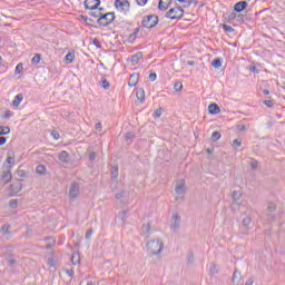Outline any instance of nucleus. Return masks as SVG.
I'll list each match as a JSON object with an SVG mask.
<instances>
[{
    "label": "nucleus",
    "instance_id": "obj_14",
    "mask_svg": "<svg viewBox=\"0 0 285 285\" xmlns=\"http://www.w3.org/2000/svg\"><path fill=\"white\" fill-rule=\"evenodd\" d=\"M137 83H139V73L135 72L131 73L128 80V86L130 88H135V86H137Z\"/></svg>",
    "mask_w": 285,
    "mask_h": 285
},
{
    "label": "nucleus",
    "instance_id": "obj_10",
    "mask_svg": "<svg viewBox=\"0 0 285 285\" xmlns=\"http://www.w3.org/2000/svg\"><path fill=\"white\" fill-rule=\"evenodd\" d=\"M70 199H77L79 197V185L78 183H72L69 188Z\"/></svg>",
    "mask_w": 285,
    "mask_h": 285
},
{
    "label": "nucleus",
    "instance_id": "obj_58",
    "mask_svg": "<svg viewBox=\"0 0 285 285\" xmlns=\"http://www.w3.org/2000/svg\"><path fill=\"white\" fill-rule=\"evenodd\" d=\"M136 3H138V6H146V3H148V0H136Z\"/></svg>",
    "mask_w": 285,
    "mask_h": 285
},
{
    "label": "nucleus",
    "instance_id": "obj_11",
    "mask_svg": "<svg viewBox=\"0 0 285 285\" xmlns=\"http://www.w3.org/2000/svg\"><path fill=\"white\" fill-rule=\"evenodd\" d=\"M175 193L176 195H184L186 193V180L180 179L177 181Z\"/></svg>",
    "mask_w": 285,
    "mask_h": 285
},
{
    "label": "nucleus",
    "instance_id": "obj_16",
    "mask_svg": "<svg viewBox=\"0 0 285 285\" xmlns=\"http://www.w3.org/2000/svg\"><path fill=\"white\" fill-rule=\"evenodd\" d=\"M240 281H242V273L239 272V269H235L232 277V282L234 285H239Z\"/></svg>",
    "mask_w": 285,
    "mask_h": 285
},
{
    "label": "nucleus",
    "instance_id": "obj_28",
    "mask_svg": "<svg viewBox=\"0 0 285 285\" xmlns=\"http://www.w3.org/2000/svg\"><path fill=\"white\" fill-rule=\"evenodd\" d=\"M100 86L101 88H104L105 90H108V88H110V82H108V80L106 78H101L100 80Z\"/></svg>",
    "mask_w": 285,
    "mask_h": 285
},
{
    "label": "nucleus",
    "instance_id": "obj_27",
    "mask_svg": "<svg viewBox=\"0 0 285 285\" xmlns=\"http://www.w3.org/2000/svg\"><path fill=\"white\" fill-rule=\"evenodd\" d=\"M232 146H233L234 150H237V148H239L242 146V138L234 139Z\"/></svg>",
    "mask_w": 285,
    "mask_h": 285
},
{
    "label": "nucleus",
    "instance_id": "obj_61",
    "mask_svg": "<svg viewBox=\"0 0 285 285\" xmlns=\"http://www.w3.org/2000/svg\"><path fill=\"white\" fill-rule=\"evenodd\" d=\"M124 197V191L116 193V199H121Z\"/></svg>",
    "mask_w": 285,
    "mask_h": 285
},
{
    "label": "nucleus",
    "instance_id": "obj_42",
    "mask_svg": "<svg viewBox=\"0 0 285 285\" xmlns=\"http://www.w3.org/2000/svg\"><path fill=\"white\" fill-rule=\"evenodd\" d=\"M163 111H164L163 108L156 109L155 112H154V118H155V119H159V117H161V112H163Z\"/></svg>",
    "mask_w": 285,
    "mask_h": 285
},
{
    "label": "nucleus",
    "instance_id": "obj_24",
    "mask_svg": "<svg viewBox=\"0 0 285 285\" xmlns=\"http://www.w3.org/2000/svg\"><path fill=\"white\" fill-rule=\"evenodd\" d=\"M80 261H81V257L79 256V254H73L71 256V264H73V266H77V264H79Z\"/></svg>",
    "mask_w": 285,
    "mask_h": 285
},
{
    "label": "nucleus",
    "instance_id": "obj_29",
    "mask_svg": "<svg viewBox=\"0 0 285 285\" xmlns=\"http://www.w3.org/2000/svg\"><path fill=\"white\" fill-rule=\"evenodd\" d=\"M212 66H213V68L219 69V68L222 67V59L215 58V59L212 61Z\"/></svg>",
    "mask_w": 285,
    "mask_h": 285
},
{
    "label": "nucleus",
    "instance_id": "obj_5",
    "mask_svg": "<svg viewBox=\"0 0 285 285\" xmlns=\"http://www.w3.org/2000/svg\"><path fill=\"white\" fill-rule=\"evenodd\" d=\"M159 23V17L156 14L145 16L142 19L144 28H155Z\"/></svg>",
    "mask_w": 285,
    "mask_h": 285
},
{
    "label": "nucleus",
    "instance_id": "obj_53",
    "mask_svg": "<svg viewBox=\"0 0 285 285\" xmlns=\"http://www.w3.org/2000/svg\"><path fill=\"white\" fill-rule=\"evenodd\" d=\"M17 175H18V177H26L27 176L26 170H23V169H18Z\"/></svg>",
    "mask_w": 285,
    "mask_h": 285
},
{
    "label": "nucleus",
    "instance_id": "obj_22",
    "mask_svg": "<svg viewBox=\"0 0 285 285\" xmlns=\"http://www.w3.org/2000/svg\"><path fill=\"white\" fill-rule=\"evenodd\" d=\"M21 188H22V185L20 181L12 184L10 186V189L12 190V193H20Z\"/></svg>",
    "mask_w": 285,
    "mask_h": 285
},
{
    "label": "nucleus",
    "instance_id": "obj_6",
    "mask_svg": "<svg viewBox=\"0 0 285 285\" xmlns=\"http://www.w3.org/2000/svg\"><path fill=\"white\" fill-rule=\"evenodd\" d=\"M1 179L3 184H9V181H12V166H4L2 168Z\"/></svg>",
    "mask_w": 285,
    "mask_h": 285
},
{
    "label": "nucleus",
    "instance_id": "obj_35",
    "mask_svg": "<svg viewBox=\"0 0 285 285\" xmlns=\"http://www.w3.org/2000/svg\"><path fill=\"white\" fill-rule=\"evenodd\" d=\"M41 61V53H36L33 58L31 59V63H39Z\"/></svg>",
    "mask_w": 285,
    "mask_h": 285
},
{
    "label": "nucleus",
    "instance_id": "obj_56",
    "mask_svg": "<svg viewBox=\"0 0 285 285\" xmlns=\"http://www.w3.org/2000/svg\"><path fill=\"white\" fill-rule=\"evenodd\" d=\"M236 129H237L239 132H244V130H246V126H244V125H237V126H236Z\"/></svg>",
    "mask_w": 285,
    "mask_h": 285
},
{
    "label": "nucleus",
    "instance_id": "obj_30",
    "mask_svg": "<svg viewBox=\"0 0 285 285\" xmlns=\"http://www.w3.org/2000/svg\"><path fill=\"white\" fill-rule=\"evenodd\" d=\"M0 135H10V127L8 126H0Z\"/></svg>",
    "mask_w": 285,
    "mask_h": 285
},
{
    "label": "nucleus",
    "instance_id": "obj_57",
    "mask_svg": "<svg viewBox=\"0 0 285 285\" xmlns=\"http://www.w3.org/2000/svg\"><path fill=\"white\" fill-rule=\"evenodd\" d=\"M157 80V73H150L149 75V81H156Z\"/></svg>",
    "mask_w": 285,
    "mask_h": 285
},
{
    "label": "nucleus",
    "instance_id": "obj_63",
    "mask_svg": "<svg viewBox=\"0 0 285 285\" xmlns=\"http://www.w3.org/2000/svg\"><path fill=\"white\" fill-rule=\"evenodd\" d=\"M244 17H245L244 14H237L236 20L237 21H244Z\"/></svg>",
    "mask_w": 285,
    "mask_h": 285
},
{
    "label": "nucleus",
    "instance_id": "obj_60",
    "mask_svg": "<svg viewBox=\"0 0 285 285\" xmlns=\"http://www.w3.org/2000/svg\"><path fill=\"white\" fill-rule=\"evenodd\" d=\"M7 164L13 166V164H14V158L8 157V158H7Z\"/></svg>",
    "mask_w": 285,
    "mask_h": 285
},
{
    "label": "nucleus",
    "instance_id": "obj_3",
    "mask_svg": "<svg viewBox=\"0 0 285 285\" xmlns=\"http://www.w3.org/2000/svg\"><path fill=\"white\" fill-rule=\"evenodd\" d=\"M115 21V12L102 13L100 18L97 20L98 26L106 28L110 26Z\"/></svg>",
    "mask_w": 285,
    "mask_h": 285
},
{
    "label": "nucleus",
    "instance_id": "obj_52",
    "mask_svg": "<svg viewBox=\"0 0 285 285\" xmlns=\"http://www.w3.org/2000/svg\"><path fill=\"white\" fill-rule=\"evenodd\" d=\"M264 104H265V106H267V108H273V106H275L273 100H264Z\"/></svg>",
    "mask_w": 285,
    "mask_h": 285
},
{
    "label": "nucleus",
    "instance_id": "obj_21",
    "mask_svg": "<svg viewBox=\"0 0 285 285\" xmlns=\"http://www.w3.org/2000/svg\"><path fill=\"white\" fill-rule=\"evenodd\" d=\"M136 97H137V99L139 100V101H141V102H144L145 101V99H146V91L144 90V89H138L137 91H136Z\"/></svg>",
    "mask_w": 285,
    "mask_h": 285
},
{
    "label": "nucleus",
    "instance_id": "obj_45",
    "mask_svg": "<svg viewBox=\"0 0 285 285\" xmlns=\"http://www.w3.org/2000/svg\"><path fill=\"white\" fill-rule=\"evenodd\" d=\"M258 166H259V163L256 159H253L250 163V168L253 170H257Z\"/></svg>",
    "mask_w": 285,
    "mask_h": 285
},
{
    "label": "nucleus",
    "instance_id": "obj_36",
    "mask_svg": "<svg viewBox=\"0 0 285 285\" xmlns=\"http://www.w3.org/2000/svg\"><path fill=\"white\" fill-rule=\"evenodd\" d=\"M209 273H210V275H216V273H217V265H215V263H210L209 264Z\"/></svg>",
    "mask_w": 285,
    "mask_h": 285
},
{
    "label": "nucleus",
    "instance_id": "obj_48",
    "mask_svg": "<svg viewBox=\"0 0 285 285\" xmlns=\"http://www.w3.org/2000/svg\"><path fill=\"white\" fill-rule=\"evenodd\" d=\"M22 71H23V65L18 63L16 67V75H21Z\"/></svg>",
    "mask_w": 285,
    "mask_h": 285
},
{
    "label": "nucleus",
    "instance_id": "obj_4",
    "mask_svg": "<svg viewBox=\"0 0 285 285\" xmlns=\"http://www.w3.org/2000/svg\"><path fill=\"white\" fill-rule=\"evenodd\" d=\"M250 228H253V218H250V216H245L239 225L242 235H248Z\"/></svg>",
    "mask_w": 285,
    "mask_h": 285
},
{
    "label": "nucleus",
    "instance_id": "obj_32",
    "mask_svg": "<svg viewBox=\"0 0 285 285\" xmlns=\"http://www.w3.org/2000/svg\"><path fill=\"white\" fill-rule=\"evenodd\" d=\"M267 210L268 213H275L277 210V205H275V203H268Z\"/></svg>",
    "mask_w": 285,
    "mask_h": 285
},
{
    "label": "nucleus",
    "instance_id": "obj_44",
    "mask_svg": "<svg viewBox=\"0 0 285 285\" xmlns=\"http://www.w3.org/2000/svg\"><path fill=\"white\" fill-rule=\"evenodd\" d=\"M14 115V112L10 111V110H6L4 115L2 116V119H10V117H12Z\"/></svg>",
    "mask_w": 285,
    "mask_h": 285
},
{
    "label": "nucleus",
    "instance_id": "obj_59",
    "mask_svg": "<svg viewBox=\"0 0 285 285\" xmlns=\"http://www.w3.org/2000/svg\"><path fill=\"white\" fill-rule=\"evenodd\" d=\"M228 19L229 21H233V19H237V13L235 12L229 13Z\"/></svg>",
    "mask_w": 285,
    "mask_h": 285
},
{
    "label": "nucleus",
    "instance_id": "obj_23",
    "mask_svg": "<svg viewBox=\"0 0 285 285\" xmlns=\"http://www.w3.org/2000/svg\"><path fill=\"white\" fill-rule=\"evenodd\" d=\"M65 61L66 63H72V61H75V53L68 52L65 57Z\"/></svg>",
    "mask_w": 285,
    "mask_h": 285
},
{
    "label": "nucleus",
    "instance_id": "obj_25",
    "mask_svg": "<svg viewBox=\"0 0 285 285\" xmlns=\"http://www.w3.org/2000/svg\"><path fill=\"white\" fill-rule=\"evenodd\" d=\"M199 3V0H185L184 8H190V6H197Z\"/></svg>",
    "mask_w": 285,
    "mask_h": 285
},
{
    "label": "nucleus",
    "instance_id": "obj_37",
    "mask_svg": "<svg viewBox=\"0 0 285 285\" xmlns=\"http://www.w3.org/2000/svg\"><path fill=\"white\" fill-rule=\"evenodd\" d=\"M174 89L176 90V92H181V90L184 89V85L180 81L175 82Z\"/></svg>",
    "mask_w": 285,
    "mask_h": 285
},
{
    "label": "nucleus",
    "instance_id": "obj_18",
    "mask_svg": "<svg viewBox=\"0 0 285 285\" xmlns=\"http://www.w3.org/2000/svg\"><path fill=\"white\" fill-rule=\"evenodd\" d=\"M58 159L62 163V164H68V161H70V154H68V151L63 150L59 154Z\"/></svg>",
    "mask_w": 285,
    "mask_h": 285
},
{
    "label": "nucleus",
    "instance_id": "obj_19",
    "mask_svg": "<svg viewBox=\"0 0 285 285\" xmlns=\"http://www.w3.org/2000/svg\"><path fill=\"white\" fill-rule=\"evenodd\" d=\"M144 57V52L138 51L134 56H131V63L132 66H137L139 63V60H141Z\"/></svg>",
    "mask_w": 285,
    "mask_h": 285
},
{
    "label": "nucleus",
    "instance_id": "obj_9",
    "mask_svg": "<svg viewBox=\"0 0 285 285\" xmlns=\"http://www.w3.org/2000/svg\"><path fill=\"white\" fill-rule=\"evenodd\" d=\"M179 226H181V216L176 214L171 217L170 228L171 230H179Z\"/></svg>",
    "mask_w": 285,
    "mask_h": 285
},
{
    "label": "nucleus",
    "instance_id": "obj_20",
    "mask_svg": "<svg viewBox=\"0 0 285 285\" xmlns=\"http://www.w3.org/2000/svg\"><path fill=\"white\" fill-rule=\"evenodd\" d=\"M22 101H23V94H18V95L14 97L13 101H12V106H13L14 108H19V105H20Z\"/></svg>",
    "mask_w": 285,
    "mask_h": 285
},
{
    "label": "nucleus",
    "instance_id": "obj_7",
    "mask_svg": "<svg viewBox=\"0 0 285 285\" xmlns=\"http://www.w3.org/2000/svg\"><path fill=\"white\" fill-rule=\"evenodd\" d=\"M115 7L120 12H128V10H130V2L128 0H116Z\"/></svg>",
    "mask_w": 285,
    "mask_h": 285
},
{
    "label": "nucleus",
    "instance_id": "obj_62",
    "mask_svg": "<svg viewBox=\"0 0 285 285\" xmlns=\"http://www.w3.org/2000/svg\"><path fill=\"white\" fill-rule=\"evenodd\" d=\"M7 141V138L3 136H0V146H3Z\"/></svg>",
    "mask_w": 285,
    "mask_h": 285
},
{
    "label": "nucleus",
    "instance_id": "obj_49",
    "mask_svg": "<svg viewBox=\"0 0 285 285\" xmlns=\"http://www.w3.org/2000/svg\"><path fill=\"white\" fill-rule=\"evenodd\" d=\"M7 264H8V266H17V259L9 258V259H7Z\"/></svg>",
    "mask_w": 285,
    "mask_h": 285
},
{
    "label": "nucleus",
    "instance_id": "obj_2",
    "mask_svg": "<svg viewBox=\"0 0 285 285\" xmlns=\"http://www.w3.org/2000/svg\"><path fill=\"white\" fill-rule=\"evenodd\" d=\"M183 17H184V9L180 6H176L171 9H169L165 13V19H171V20H176V21H179V19H181Z\"/></svg>",
    "mask_w": 285,
    "mask_h": 285
},
{
    "label": "nucleus",
    "instance_id": "obj_12",
    "mask_svg": "<svg viewBox=\"0 0 285 285\" xmlns=\"http://www.w3.org/2000/svg\"><path fill=\"white\" fill-rule=\"evenodd\" d=\"M150 228H151L150 223H144L141 226L140 235L146 239H148V237H150Z\"/></svg>",
    "mask_w": 285,
    "mask_h": 285
},
{
    "label": "nucleus",
    "instance_id": "obj_54",
    "mask_svg": "<svg viewBox=\"0 0 285 285\" xmlns=\"http://www.w3.org/2000/svg\"><path fill=\"white\" fill-rule=\"evenodd\" d=\"M86 239H90L92 237V229H88L85 234Z\"/></svg>",
    "mask_w": 285,
    "mask_h": 285
},
{
    "label": "nucleus",
    "instance_id": "obj_33",
    "mask_svg": "<svg viewBox=\"0 0 285 285\" xmlns=\"http://www.w3.org/2000/svg\"><path fill=\"white\" fill-rule=\"evenodd\" d=\"M89 14H90L91 17H94V19H101V16H102L104 13H101V11H98V10L96 9L95 11H91Z\"/></svg>",
    "mask_w": 285,
    "mask_h": 285
},
{
    "label": "nucleus",
    "instance_id": "obj_50",
    "mask_svg": "<svg viewBox=\"0 0 285 285\" xmlns=\"http://www.w3.org/2000/svg\"><path fill=\"white\" fill-rule=\"evenodd\" d=\"M132 137H135V134H132V132H127V134L125 135V141H130V139H132Z\"/></svg>",
    "mask_w": 285,
    "mask_h": 285
},
{
    "label": "nucleus",
    "instance_id": "obj_34",
    "mask_svg": "<svg viewBox=\"0 0 285 285\" xmlns=\"http://www.w3.org/2000/svg\"><path fill=\"white\" fill-rule=\"evenodd\" d=\"M10 228H11L10 225H3V226L1 227V233H2V235H10Z\"/></svg>",
    "mask_w": 285,
    "mask_h": 285
},
{
    "label": "nucleus",
    "instance_id": "obj_46",
    "mask_svg": "<svg viewBox=\"0 0 285 285\" xmlns=\"http://www.w3.org/2000/svg\"><path fill=\"white\" fill-rule=\"evenodd\" d=\"M18 205H19V200H17V199H11L9 202L10 208H17Z\"/></svg>",
    "mask_w": 285,
    "mask_h": 285
},
{
    "label": "nucleus",
    "instance_id": "obj_1",
    "mask_svg": "<svg viewBox=\"0 0 285 285\" xmlns=\"http://www.w3.org/2000/svg\"><path fill=\"white\" fill-rule=\"evenodd\" d=\"M146 250L149 255H159L164 250V242L159 239L148 240L146 244Z\"/></svg>",
    "mask_w": 285,
    "mask_h": 285
},
{
    "label": "nucleus",
    "instance_id": "obj_40",
    "mask_svg": "<svg viewBox=\"0 0 285 285\" xmlns=\"http://www.w3.org/2000/svg\"><path fill=\"white\" fill-rule=\"evenodd\" d=\"M126 215H127L126 210L118 213V219H121L122 224L126 223Z\"/></svg>",
    "mask_w": 285,
    "mask_h": 285
},
{
    "label": "nucleus",
    "instance_id": "obj_47",
    "mask_svg": "<svg viewBox=\"0 0 285 285\" xmlns=\"http://www.w3.org/2000/svg\"><path fill=\"white\" fill-rule=\"evenodd\" d=\"M88 157H89V161H95V159H97V153L89 151Z\"/></svg>",
    "mask_w": 285,
    "mask_h": 285
},
{
    "label": "nucleus",
    "instance_id": "obj_31",
    "mask_svg": "<svg viewBox=\"0 0 285 285\" xmlns=\"http://www.w3.org/2000/svg\"><path fill=\"white\" fill-rule=\"evenodd\" d=\"M111 177H114V179H117V177H119V167H111Z\"/></svg>",
    "mask_w": 285,
    "mask_h": 285
},
{
    "label": "nucleus",
    "instance_id": "obj_39",
    "mask_svg": "<svg viewBox=\"0 0 285 285\" xmlns=\"http://www.w3.org/2000/svg\"><path fill=\"white\" fill-rule=\"evenodd\" d=\"M223 29L225 30V32H235V29L232 26H228L226 23L222 24Z\"/></svg>",
    "mask_w": 285,
    "mask_h": 285
},
{
    "label": "nucleus",
    "instance_id": "obj_51",
    "mask_svg": "<svg viewBox=\"0 0 285 285\" xmlns=\"http://www.w3.org/2000/svg\"><path fill=\"white\" fill-rule=\"evenodd\" d=\"M51 137H52L55 140L59 139V137H60L59 131L52 130V131H51Z\"/></svg>",
    "mask_w": 285,
    "mask_h": 285
},
{
    "label": "nucleus",
    "instance_id": "obj_15",
    "mask_svg": "<svg viewBox=\"0 0 285 285\" xmlns=\"http://www.w3.org/2000/svg\"><path fill=\"white\" fill-rule=\"evenodd\" d=\"M246 8H248V2L239 1L234 6V12H244Z\"/></svg>",
    "mask_w": 285,
    "mask_h": 285
},
{
    "label": "nucleus",
    "instance_id": "obj_8",
    "mask_svg": "<svg viewBox=\"0 0 285 285\" xmlns=\"http://www.w3.org/2000/svg\"><path fill=\"white\" fill-rule=\"evenodd\" d=\"M101 6V0H86L85 8L86 10H97Z\"/></svg>",
    "mask_w": 285,
    "mask_h": 285
},
{
    "label": "nucleus",
    "instance_id": "obj_17",
    "mask_svg": "<svg viewBox=\"0 0 285 285\" xmlns=\"http://www.w3.org/2000/svg\"><path fill=\"white\" fill-rule=\"evenodd\" d=\"M208 112L209 115H219V112H222V109L218 107L217 104H210L208 106Z\"/></svg>",
    "mask_w": 285,
    "mask_h": 285
},
{
    "label": "nucleus",
    "instance_id": "obj_13",
    "mask_svg": "<svg viewBox=\"0 0 285 285\" xmlns=\"http://www.w3.org/2000/svg\"><path fill=\"white\" fill-rule=\"evenodd\" d=\"M170 3H173V0H159L158 10H160L161 12H166V10L170 8Z\"/></svg>",
    "mask_w": 285,
    "mask_h": 285
},
{
    "label": "nucleus",
    "instance_id": "obj_55",
    "mask_svg": "<svg viewBox=\"0 0 285 285\" xmlns=\"http://www.w3.org/2000/svg\"><path fill=\"white\" fill-rule=\"evenodd\" d=\"M92 43L94 46H96V48H101V42L99 41V39L95 38Z\"/></svg>",
    "mask_w": 285,
    "mask_h": 285
},
{
    "label": "nucleus",
    "instance_id": "obj_38",
    "mask_svg": "<svg viewBox=\"0 0 285 285\" xmlns=\"http://www.w3.org/2000/svg\"><path fill=\"white\" fill-rule=\"evenodd\" d=\"M195 262V255L193 254V252H189L187 254V264H194Z\"/></svg>",
    "mask_w": 285,
    "mask_h": 285
},
{
    "label": "nucleus",
    "instance_id": "obj_26",
    "mask_svg": "<svg viewBox=\"0 0 285 285\" xmlns=\"http://www.w3.org/2000/svg\"><path fill=\"white\" fill-rule=\"evenodd\" d=\"M36 173H37L38 175H46V166H43V165H38V166L36 167Z\"/></svg>",
    "mask_w": 285,
    "mask_h": 285
},
{
    "label": "nucleus",
    "instance_id": "obj_43",
    "mask_svg": "<svg viewBox=\"0 0 285 285\" xmlns=\"http://www.w3.org/2000/svg\"><path fill=\"white\" fill-rule=\"evenodd\" d=\"M212 139H215V141L222 139V134L219 131H214L212 134Z\"/></svg>",
    "mask_w": 285,
    "mask_h": 285
},
{
    "label": "nucleus",
    "instance_id": "obj_64",
    "mask_svg": "<svg viewBox=\"0 0 285 285\" xmlns=\"http://www.w3.org/2000/svg\"><path fill=\"white\" fill-rule=\"evenodd\" d=\"M254 284V281L253 278H248L245 283V285H253Z\"/></svg>",
    "mask_w": 285,
    "mask_h": 285
},
{
    "label": "nucleus",
    "instance_id": "obj_41",
    "mask_svg": "<svg viewBox=\"0 0 285 285\" xmlns=\"http://www.w3.org/2000/svg\"><path fill=\"white\" fill-rule=\"evenodd\" d=\"M233 199L234 202H239L242 199V193L239 191H233Z\"/></svg>",
    "mask_w": 285,
    "mask_h": 285
}]
</instances>
